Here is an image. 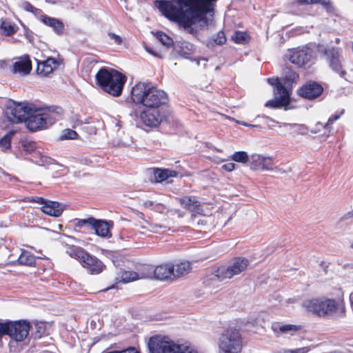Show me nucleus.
Listing matches in <instances>:
<instances>
[{"mask_svg":"<svg viewBox=\"0 0 353 353\" xmlns=\"http://www.w3.org/2000/svg\"><path fill=\"white\" fill-rule=\"evenodd\" d=\"M249 265L247 259L237 257L234 259L228 265H221L215 268L212 271V276L219 281L230 279L232 277L244 272Z\"/></svg>","mask_w":353,"mask_h":353,"instance_id":"obj_8","label":"nucleus"},{"mask_svg":"<svg viewBox=\"0 0 353 353\" xmlns=\"http://www.w3.org/2000/svg\"><path fill=\"white\" fill-rule=\"evenodd\" d=\"M152 210L161 214H165L168 212V208L164 204L160 203H156Z\"/></svg>","mask_w":353,"mask_h":353,"instance_id":"obj_47","label":"nucleus"},{"mask_svg":"<svg viewBox=\"0 0 353 353\" xmlns=\"http://www.w3.org/2000/svg\"><path fill=\"white\" fill-rule=\"evenodd\" d=\"M21 6L24 10L33 13L35 16L38 17L39 19L40 18V16L42 15L43 14L41 10L34 7L28 1H23L21 3Z\"/></svg>","mask_w":353,"mask_h":353,"instance_id":"obj_34","label":"nucleus"},{"mask_svg":"<svg viewBox=\"0 0 353 353\" xmlns=\"http://www.w3.org/2000/svg\"><path fill=\"white\" fill-rule=\"evenodd\" d=\"M139 118L145 125L157 128L163 121L164 115L159 108H145L141 112Z\"/></svg>","mask_w":353,"mask_h":353,"instance_id":"obj_11","label":"nucleus"},{"mask_svg":"<svg viewBox=\"0 0 353 353\" xmlns=\"http://www.w3.org/2000/svg\"><path fill=\"white\" fill-rule=\"evenodd\" d=\"M19 30L17 25L8 19H1L0 32L3 36L11 37Z\"/></svg>","mask_w":353,"mask_h":353,"instance_id":"obj_25","label":"nucleus"},{"mask_svg":"<svg viewBox=\"0 0 353 353\" xmlns=\"http://www.w3.org/2000/svg\"><path fill=\"white\" fill-rule=\"evenodd\" d=\"M250 166L251 169L254 170H273L274 163L270 157L254 154L250 157Z\"/></svg>","mask_w":353,"mask_h":353,"instance_id":"obj_15","label":"nucleus"},{"mask_svg":"<svg viewBox=\"0 0 353 353\" xmlns=\"http://www.w3.org/2000/svg\"><path fill=\"white\" fill-rule=\"evenodd\" d=\"M190 269V263L188 261L181 262L174 265V277L180 276L187 274Z\"/></svg>","mask_w":353,"mask_h":353,"instance_id":"obj_30","label":"nucleus"},{"mask_svg":"<svg viewBox=\"0 0 353 353\" xmlns=\"http://www.w3.org/2000/svg\"><path fill=\"white\" fill-rule=\"evenodd\" d=\"M79 124H81L80 121L78 119H75V121H74V123L72 124V127L75 128L77 125H79Z\"/></svg>","mask_w":353,"mask_h":353,"instance_id":"obj_61","label":"nucleus"},{"mask_svg":"<svg viewBox=\"0 0 353 353\" xmlns=\"http://www.w3.org/2000/svg\"><path fill=\"white\" fill-rule=\"evenodd\" d=\"M226 42V37L223 31H219L213 38L212 41H209L208 46H213L214 43L217 45H223Z\"/></svg>","mask_w":353,"mask_h":353,"instance_id":"obj_36","label":"nucleus"},{"mask_svg":"<svg viewBox=\"0 0 353 353\" xmlns=\"http://www.w3.org/2000/svg\"><path fill=\"white\" fill-rule=\"evenodd\" d=\"M31 201L32 202H34V203H40V204H45V202H46V201L42 198V197H33L30 199Z\"/></svg>","mask_w":353,"mask_h":353,"instance_id":"obj_57","label":"nucleus"},{"mask_svg":"<svg viewBox=\"0 0 353 353\" xmlns=\"http://www.w3.org/2000/svg\"><path fill=\"white\" fill-rule=\"evenodd\" d=\"M319 130H311V131H310V132H311L312 133H313V134H316V133H317V132H318V131H319Z\"/></svg>","mask_w":353,"mask_h":353,"instance_id":"obj_64","label":"nucleus"},{"mask_svg":"<svg viewBox=\"0 0 353 353\" xmlns=\"http://www.w3.org/2000/svg\"><path fill=\"white\" fill-rule=\"evenodd\" d=\"M310 350V347H303L294 350H285L283 353H307Z\"/></svg>","mask_w":353,"mask_h":353,"instance_id":"obj_49","label":"nucleus"},{"mask_svg":"<svg viewBox=\"0 0 353 353\" xmlns=\"http://www.w3.org/2000/svg\"><path fill=\"white\" fill-rule=\"evenodd\" d=\"M246 34L242 32H235L232 35V40L236 43H243L246 41Z\"/></svg>","mask_w":353,"mask_h":353,"instance_id":"obj_45","label":"nucleus"},{"mask_svg":"<svg viewBox=\"0 0 353 353\" xmlns=\"http://www.w3.org/2000/svg\"><path fill=\"white\" fill-rule=\"evenodd\" d=\"M218 353H241L243 347V339L239 330L229 327L219 336Z\"/></svg>","mask_w":353,"mask_h":353,"instance_id":"obj_7","label":"nucleus"},{"mask_svg":"<svg viewBox=\"0 0 353 353\" xmlns=\"http://www.w3.org/2000/svg\"><path fill=\"white\" fill-rule=\"evenodd\" d=\"M322 86L315 81H309L298 90L299 94L307 99H313L322 93Z\"/></svg>","mask_w":353,"mask_h":353,"instance_id":"obj_17","label":"nucleus"},{"mask_svg":"<svg viewBox=\"0 0 353 353\" xmlns=\"http://www.w3.org/2000/svg\"><path fill=\"white\" fill-rule=\"evenodd\" d=\"M95 223V218L88 217L87 219H76L74 220V227L76 230L82 228H92L93 224Z\"/></svg>","mask_w":353,"mask_h":353,"instance_id":"obj_27","label":"nucleus"},{"mask_svg":"<svg viewBox=\"0 0 353 353\" xmlns=\"http://www.w3.org/2000/svg\"><path fill=\"white\" fill-rule=\"evenodd\" d=\"M145 50H146L147 52H148L149 54H152L154 57H159V58L161 57L160 53L154 51L152 48H150L148 46H145Z\"/></svg>","mask_w":353,"mask_h":353,"instance_id":"obj_56","label":"nucleus"},{"mask_svg":"<svg viewBox=\"0 0 353 353\" xmlns=\"http://www.w3.org/2000/svg\"><path fill=\"white\" fill-rule=\"evenodd\" d=\"M349 302H350V308L353 312V292H352L349 295Z\"/></svg>","mask_w":353,"mask_h":353,"instance_id":"obj_60","label":"nucleus"},{"mask_svg":"<svg viewBox=\"0 0 353 353\" xmlns=\"http://www.w3.org/2000/svg\"><path fill=\"white\" fill-rule=\"evenodd\" d=\"M97 81L105 92L119 97L121 94L126 77L122 73L113 70L101 68L96 75Z\"/></svg>","mask_w":353,"mask_h":353,"instance_id":"obj_3","label":"nucleus"},{"mask_svg":"<svg viewBox=\"0 0 353 353\" xmlns=\"http://www.w3.org/2000/svg\"><path fill=\"white\" fill-rule=\"evenodd\" d=\"M18 261L21 265L32 266L35 263V257L30 252L23 250L18 258Z\"/></svg>","mask_w":353,"mask_h":353,"instance_id":"obj_29","label":"nucleus"},{"mask_svg":"<svg viewBox=\"0 0 353 353\" xmlns=\"http://www.w3.org/2000/svg\"><path fill=\"white\" fill-rule=\"evenodd\" d=\"M274 99L268 101L265 103V105L267 108H279L290 103V93L288 91H283V92L274 93Z\"/></svg>","mask_w":353,"mask_h":353,"instance_id":"obj_23","label":"nucleus"},{"mask_svg":"<svg viewBox=\"0 0 353 353\" xmlns=\"http://www.w3.org/2000/svg\"><path fill=\"white\" fill-rule=\"evenodd\" d=\"M78 134L73 130L65 129L62 131L59 139L68 140V139H77Z\"/></svg>","mask_w":353,"mask_h":353,"instance_id":"obj_39","label":"nucleus"},{"mask_svg":"<svg viewBox=\"0 0 353 353\" xmlns=\"http://www.w3.org/2000/svg\"><path fill=\"white\" fill-rule=\"evenodd\" d=\"M34 110V105L28 103H14L7 112L9 119L14 123L26 122L30 114Z\"/></svg>","mask_w":353,"mask_h":353,"instance_id":"obj_10","label":"nucleus"},{"mask_svg":"<svg viewBox=\"0 0 353 353\" xmlns=\"http://www.w3.org/2000/svg\"><path fill=\"white\" fill-rule=\"evenodd\" d=\"M85 251L80 247L74 246L73 245L67 247L66 253L71 257L77 259L79 262L83 258Z\"/></svg>","mask_w":353,"mask_h":353,"instance_id":"obj_28","label":"nucleus"},{"mask_svg":"<svg viewBox=\"0 0 353 353\" xmlns=\"http://www.w3.org/2000/svg\"><path fill=\"white\" fill-rule=\"evenodd\" d=\"M39 21L44 25L51 28L57 34H63L65 27L61 20L42 14L40 16Z\"/></svg>","mask_w":353,"mask_h":353,"instance_id":"obj_21","label":"nucleus"},{"mask_svg":"<svg viewBox=\"0 0 353 353\" xmlns=\"http://www.w3.org/2000/svg\"><path fill=\"white\" fill-rule=\"evenodd\" d=\"M156 39L161 42L163 46L169 48L173 45V40L168 35L163 32H157L154 33Z\"/></svg>","mask_w":353,"mask_h":353,"instance_id":"obj_31","label":"nucleus"},{"mask_svg":"<svg viewBox=\"0 0 353 353\" xmlns=\"http://www.w3.org/2000/svg\"><path fill=\"white\" fill-rule=\"evenodd\" d=\"M148 348L150 353H198L188 345L177 344L167 337L161 336L150 338Z\"/></svg>","mask_w":353,"mask_h":353,"instance_id":"obj_5","label":"nucleus"},{"mask_svg":"<svg viewBox=\"0 0 353 353\" xmlns=\"http://www.w3.org/2000/svg\"><path fill=\"white\" fill-rule=\"evenodd\" d=\"M195 199L194 197L184 196L178 199V201L184 208L188 210Z\"/></svg>","mask_w":353,"mask_h":353,"instance_id":"obj_44","label":"nucleus"},{"mask_svg":"<svg viewBox=\"0 0 353 353\" xmlns=\"http://www.w3.org/2000/svg\"><path fill=\"white\" fill-rule=\"evenodd\" d=\"M12 134H7L0 139V148L7 150L10 147Z\"/></svg>","mask_w":353,"mask_h":353,"instance_id":"obj_41","label":"nucleus"},{"mask_svg":"<svg viewBox=\"0 0 353 353\" xmlns=\"http://www.w3.org/2000/svg\"><path fill=\"white\" fill-rule=\"evenodd\" d=\"M231 159L234 161L245 163L247 162L250 163V157H248L247 152L244 151H239L234 152L232 157Z\"/></svg>","mask_w":353,"mask_h":353,"instance_id":"obj_32","label":"nucleus"},{"mask_svg":"<svg viewBox=\"0 0 353 353\" xmlns=\"http://www.w3.org/2000/svg\"><path fill=\"white\" fill-rule=\"evenodd\" d=\"M188 210L190 211L192 213L191 216V221L192 222L196 214H203V210L202 208V205H201L200 202L198 201L196 199H195V201L192 203L191 206Z\"/></svg>","mask_w":353,"mask_h":353,"instance_id":"obj_33","label":"nucleus"},{"mask_svg":"<svg viewBox=\"0 0 353 353\" xmlns=\"http://www.w3.org/2000/svg\"><path fill=\"white\" fill-rule=\"evenodd\" d=\"M108 35L110 37V39L113 40L114 43L117 45L121 44L123 41L122 38L119 35H117L114 33L109 32Z\"/></svg>","mask_w":353,"mask_h":353,"instance_id":"obj_53","label":"nucleus"},{"mask_svg":"<svg viewBox=\"0 0 353 353\" xmlns=\"http://www.w3.org/2000/svg\"><path fill=\"white\" fill-rule=\"evenodd\" d=\"M200 60L199 59H194L193 61L196 62V65H199V62H200Z\"/></svg>","mask_w":353,"mask_h":353,"instance_id":"obj_63","label":"nucleus"},{"mask_svg":"<svg viewBox=\"0 0 353 353\" xmlns=\"http://www.w3.org/2000/svg\"><path fill=\"white\" fill-rule=\"evenodd\" d=\"M121 353H140V352L134 347H129L125 350H121Z\"/></svg>","mask_w":353,"mask_h":353,"instance_id":"obj_59","label":"nucleus"},{"mask_svg":"<svg viewBox=\"0 0 353 353\" xmlns=\"http://www.w3.org/2000/svg\"><path fill=\"white\" fill-rule=\"evenodd\" d=\"M112 228V221L95 219V223L93 224L92 229L94 230L96 235L101 238L109 239L112 236L110 231Z\"/></svg>","mask_w":353,"mask_h":353,"instance_id":"obj_19","label":"nucleus"},{"mask_svg":"<svg viewBox=\"0 0 353 353\" xmlns=\"http://www.w3.org/2000/svg\"><path fill=\"white\" fill-rule=\"evenodd\" d=\"M34 329L36 330L34 333V337L40 338L46 332V325L43 322H36L34 323Z\"/></svg>","mask_w":353,"mask_h":353,"instance_id":"obj_40","label":"nucleus"},{"mask_svg":"<svg viewBox=\"0 0 353 353\" xmlns=\"http://www.w3.org/2000/svg\"><path fill=\"white\" fill-rule=\"evenodd\" d=\"M65 209V205L57 201H46L41 208V210L50 216L58 217Z\"/></svg>","mask_w":353,"mask_h":353,"instance_id":"obj_20","label":"nucleus"},{"mask_svg":"<svg viewBox=\"0 0 353 353\" xmlns=\"http://www.w3.org/2000/svg\"><path fill=\"white\" fill-rule=\"evenodd\" d=\"M148 226H144L145 228H147L149 231L152 232H159V229L165 228L162 225L152 223H147Z\"/></svg>","mask_w":353,"mask_h":353,"instance_id":"obj_46","label":"nucleus"},{"mask_svg":"<svg viewBox=\"0 0 353 353\" xmlns=\"http://www.w3.org/2000/svg\"><path fill=\"white\" fill-rule=\"evenodd\" d=\"M344 113V110H341L338 113H336L333 115H332L329 119H328V121H327V123L323 125V128L325 129H327V130H330V126L336 120H338L341 117V115ZM316 125H321V126H323V124L321 123V122H318L316 123Z\"/></svg>","mask_w":353,"mask_h":353,"instance_id":"obj_38","label":"nucleus"},{"mask_svg":"<svg viewBox=\"0 0 353 353\" xmlns=\"http://www.w3.org/2000/svg\"><path fill=\"white\" fill-rule=\"evenodd\" d=\"M353 218V210L342 215L338 220V223H342Z\"/></svg>","mask_w":353,"mask_h":353,"instance_id":"obj_51","label":"nucleus"},{"mask_svg":"<svg viewBox=\"0 0 353 353\" xmlns=\"http://www.w3.org/2000/svg\"><path fill=\"white\" fill-rule=\"evenodd\" d=\"M32 70V63L28 56H23L14 59L11 72L15 74L25 76Z\"/></svg>","mask_w":353,"mask_h":353,"instance_id":"obj_18","label":"nucleus"},{"mask_svg":"<svg viewBox=\"0 0 353 353\" xmlns=\"http://www.w3.org/2000/svg\"><path fill=\"white\" fill-rule=\"evenodd\" d=\"M63 114V109L59 106L50 107L43 111L34 110L30 114L26 123L31 131H37L52 125Z\"/></svg>","mask_w":353,"mask_h":353,"instance_id":"obj_4","label":"nucleus"},{"mask_svg":"<svg viewBox=\"0 0 353 353\" xmlns=\"http://www.w3.org/2000/svg\"><path fill=\"white\" fill-rule=\"evenodd\" d=\"M146 273H150L151 278L153 275L158 280H167L174 277V265L170 263L161 264L154 269L145 267Z\"/></svg>","mask_w":353,"mask_h":353,"instance_id":"obj_14","label":"nucleus"},{"mask_svg":"<svg viewBox=\"0 0 353 353\" xmlns=\"http://www.w3.org/2000/svg\"><path fill=\"white\" fill-rule=\"evenodd\" d=\"M153 174L156 181L162 182L170 177H175L177 176L178 172L175 170L170 169H161L156 168L153 171Z\"/></svg>","mask_w":353,"mask_h":353,"instance_id":"obj_26","label":"nucleus"},{"mask_svg":"<svg viewBox=\"0 0 353 353\" xmlns=\"http://www.w3.org/2000/svg\"><path fill=\"white\" fill-rule=\"evenodd\" d=\"M302 328L301 325L283 324L279 322H274L271 325V330L276 338L294 336Z\"/></svg>","mask_w":353,"mask_h":353,"instance_id":"obj_13","label":"nucleus"},{"mask_svg":"<svg viewBox=\"0 0 353 353\" xmlns=\"http://www.w3.org/2000/svg\"><path fill=\"white\" fill-rule=\"evenodd\" d=\"M308 313L319 318H343L346 315L344 292L341 288L335 290L334 296H316L307 299L301 304Z\"/></svg>","mask_w":353,"mask_h":353,"instance_id":"obj_1","label":"nucleus"},{"mask_svg":"<svg viewBox=\"0 0 353 353\" xmlns=\"http://www.w3.org/2000/svg\"><path fill=\"white\" fill-rule=\"evenodd\" d=\"M7 335L5 322H0V346L2 345V337Z\"/></svg>","mask_w":353,"mask_h":353,"instance_id":"obj_54","label":"nucleus"},{"mask_svg":"<svg viewBox=\"0 0 353 353\" xmlns=\"http://www.w3.org/2000/svg\"><path fill=\"white\" fill-rule=\"evenodd\" d=\"M74 240V238L70 236L62 235L59 237L60 242L68 247L70 245V243H72Z\"/></svg>","mask_w":353,"mask_h":353,"instance_id":"obj_50","label":"nucleus"},{"mask_svg":"<svg viewBox=\"0 0 353 353\" xmlns=\"http://www.w3.org/2000/svg\"><path fill=\"white\" fill-rule=\"evenodd\" d=\"M194 51V46L188 42H183L181 46L180 54L186 57L187 55L191 54Z\"/></svg>","mask_w":353,"mask_h":353,"instance_id":"obj_37","label":"nucleus"},{"mask_svg":"<svg viewBox=\"0 0 353 353\" xmlns=\"http://www.w3.org/2000/svg\"><path fill=\"white\" fill-rule=\"evenodd\" d=\"M7 335L10 338L9 342L10 350L13 352L21 351V347L18 343L23 341L28 336L30 325L28 321L5 322Z\"/></svg>","mask_w":353,"mask_h":353,"instance_id":"obj_6","label":"nucleus"},{"mask_svg":"<svg viewBox=\"0 0 353 353\" xmlns=\"http://www.w3.org/2000/svg\"><path fill=\"white\" fill-rule=\"evenodd\" d=\"M300 4H312L315 3H320L325 6L327 10L330 8V3L328 0H299Z\"/></svg>","mask_w":353,"mask_h":353,"instance_id":"obj_42","label":"nucleus"},{"mask_svg":"<svg viewBox=\"0 0 353 353\" xmlns=\"http://www.w3.org/2000/svg\"><path fill=\"white\" fill-rule=\"evenodd\" d=\"M135 103H141L145 108H159L168 101L167 94L162 90L148 83L139 82L131 90Z\"/></svg>","mask_w":353,"mask_h":353,"instance_id":"obj_2","label":"nucleus"},{"mask_svg":"<svg viewBox=\"0 0 353 353\" xmlns=\"http://www.w3.org/2000/svg\"><path fill=\"white\" fill-rule=\"evenodd\" d=\"M23 147L25 150L28 152H31L36 148V143L34 141H24L23 143Z\"/></svg>","mask_w":353,"mask_h":353,"instance_id":"obj_48","label":"nucleus"},{"mask_svg":"<svg viewBox=\"0 0 353 353\" xmlns=\"http://www.w3.org/2000/svg\"><path fill=\"white\" fill-rule=\"evenodd\" d=\"M290 126L291 128H295L296 132L298 134L304 135L307 134L308 132L307 128L304 125H298V124H288V123H283V126Z\"/></svg>","mask_w":353,"mask_h":353,"instance_id":"obj_43","label":"nucleus"},{"mask_svg":"<svg viewBox=\"0 0 353 353\" xmlns=\"http://www.w3.org/2000/svg\"><path fill=\"white\" fill-rule=\"evenodd\" d=\"M80 263L90 274H98L105 268V265L102 261L87 252Z\"/></svg>","mask_w":353,"mask_h":353,"instance_id":"obj_16","label":"nucleus"},{"mask_svg":"<svg viewBox=\"0 0 353 353\" xmlns=\"http://www.w3.org/2000/svg\"><path fill=\"white\" fill-rule=\"evenodd\" d=\"M299 79V74L294 71H290L289 75L286 77V81L290 83H296Z\"/></svg>","mask_w":353,"mask_h":353,"instance_id":"obj_52","label":"nucleus"},{"mask_svg":"<svg viewBox=\"0 0 353 353\" xmlns=\"http://www.w3.org/2000/svg\"><path fill=\"white\" fill-rule=\"evenodd\" d=\"M313 52L307 46L289 50L285 54V59L299 68L304 67L313 59Z\"/></svg>","mask_w":353,"mask_h":353,"instance_id":"obj_9","label":"nucleus"},{"mask_svg":"<svg viewBox=\"0 0 353 353\" xmlns=\"http://www.w3.org/2000/svg\"><path fill=\"white\" fill-rule=\"evenodd\" d=\"M102 353H121V350L103 351Z\"/></svg>","mask_w":353,"mask_h":353,"instance_id":"obj_62","label":"nucleus"},{"mask_svg":"<svg viewBox=\"0 0 353 353\" xmlns=\"http://www.w3.org/2000/svg\"><path fill=\"white\" fill-rule=\"evenodd\" d=\"M268 82L275 87L274 93L283 92V91H288L280 82L279 78H268Z\"/></svg>","mask_w":353,"mask_h":353,"instance_id":"obj_35","label":"nucleus"},{"mask_svg":"<svg viewBox=\"0 0 353 353\" xmlns=\"http://www.w3.org/2000/svg\"><path fill=\"white\" fill-rule=\"evenodd\" d=\"M341 50L338 48H328L325 50L327 61L331 69L341 77L346 74L341 63Z\"/></svg>","mask_w":353,"mask_h":353,"instance_id":"obj_12","label":"nucleus"},{"mask_svg":"<svg viewBox=\"0 0 353 353\" xmlns=\"http://www.w3.org/2000/svg\"><path fill=\"white\" fill-rule=\"evenodd\" d=\"M58 65L59 63L55 59L49 57L46 60L38 63L37 71L38 74L46 77L51 74Z\"/></svg>","mask_w":353,"mask_h":353,"instance_id":"obj_22","label":"nucleus"},{"mask_svg":"<svg viewBox=\"0 0 353 353\" xmlns=\"http://www.w3.org/2000/svg\"><path fill=\"white\" fill-rule=\"evenodd\" d=\"M155 203L156 202L148 200L143 203V205L147 208L152 210V208L154 207Z\"/></svg>","mask_w":353,"mask_h":353,"instance_id":"obj_58","label":"nucleus"},{"mask_svg":"<svg viewBox=\"0 0 353 353\" xmlns=\"http://www.w3.org/2000/svg\"><path fill=\"white\" fill-rule=\"evenodd\" d=\"M150 273H146L145 267L143 270L140 272H136L134 271H123L121 272L120 281L123 283L134 281L135 280L150 278Z\"/></svg>","mask_w":353,"mask_h":353,"instance_id":"obj_24","label":"nucleus"},{"mask_svg":"<svg viewBox=\"0 0 353 353\" xmlns=\"http://www.w3.org/2000/svg\"><path fill=\"white\" fill-rule=\"evenodd\" d=\"M235 166L234 163H228L222 165V169L228 172H231L235 169Z\"/></svg>","mask_w":353,"mask_h":353,"instance_id":"obj_55","label":"nucleus"}]
</instances>
